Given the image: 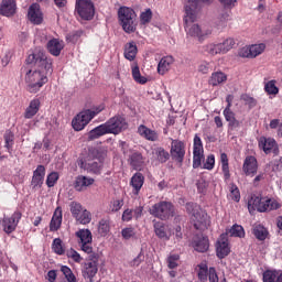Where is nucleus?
<instances>
[{"label":"nucleus","mask_w":282,"mask_h":282,"mask_svg":"<svg viewBox=\"0 0 282 282\" xmlns=\"http://www.w3.org/2000/svg\"><path fill=\"white\" fill-rule=\"evenodd\" d=\"M28 65H35L36 69H29L25 74L24 80L26 83V90L29 94H39L41 87L47 83V74H52V58L43 51H36L30 54L26 58Z\"/></svg>","instance_id":"obj_1"},{"label":"nucleus","mask_w":282,"mask_h":282,"mask_svg":"<svg viewBox=\"0 0 282 282\" xmlns=\"http://www.w3.org/2000/svg\"><path fill=\"white\" fill-rule=\"evenodd\" d=\"M213 0H187L185 4V32L187 36H193L194 39H198V41H204L205 36H208L213 33L209 29H203L199 24H192L197 21V14L202 10V6H206L210 3Z\"/></svg>","instance_id":"obj_2"},{"label":"nucleus","mask_w":282,"mask_h":282,"mask_svg":"<svg viewBox=\"0 0 282 282\" xmlns=\"http://www.w3.org/2000/svg\"><path fill=\"white\" fill-rule=\"evenodd\" d=\"M279 208H281V204L274 198L252 195L248 200L249 213H253V210H258V213H270V210H279Z\"/></svg>","instance_id":"obj_3"},{"label":"nucleus","mask_w":282,"mask_h":282,"mask_svg":"<svg viewBox=\"0 0 282 282\" xmlns=\"http://www.w3.org/2000/svg\"><path fill=\"white\" fill-rule=\"evenodd\" d=\"M135 11L129 7H120L118 10V19L122 30L127 34H133L138 30Z\"/></svg>","instance_id":"obj_4"},{"label":"nucleus","mask_w":282,"mask_h":282,"mask_svg":"<svg viewBox=\"0 0 282 282\" xmlns=\"http://www.w3.org/2000/svg\"><path fill=\"white\" fill-rule=\"evenodd\" d=\"M105 110V106H98L93 109H86L79 112L77 116L74 117L72 120V127L74 131H83L87 124H89V121H91L94 118L98 116L101 111Z\"/></svg>","instance_id":"obj_5"},{"label":"nucleus","mask_w":282,"mask_h":282,"mask_svg":"<svg viewBox=\"0 0 282 282\" xmlns=\"http://www.w3.org/2000/svg\"><path fill=\"white\" fill-rule=\"evenodd\" d=\"M149 213L152 217L161 219V221H169V219L175 217V205L167 200H161L155 203Z\"/></svg>","instance_id":"obj_6"},{"label":"nucleus","mask_w":282,"mask_h":282,"mask_svg":"<svg viewBox=\"0 0 282 282\" xmlns=\"http://www.w3.org/2000/svg\"><path fill=\"white\" fill-rule=\"evenodd\" d=\"M104 127H106V131L108 134L120 135L129 127L127 123V119L120 115H116L115 117L108 119Z\"/></svg>","instance_id":"obj_7"},{"label":"nucleus","mask_w":282,"mask_h":282,"mask_svg":"<svg viewBox=\"0 0 282 282\" xmlns=\"http://www.w3.org/2000/svg\"><path fill=\"white\" fill-rule=\"evenodd\" d=\"M75 12H77L78 17L84 21H91L96 14V9L91 0H76Z\"/></svg>","instance_id":"obj_8"},{"label":"nucleus","mask_w":282,"mask_h":282,"mask_svg":"<svg viewBox=\"0 0 282 282\" xmlns=\"http://www.w3.org/2000/svg\"><path fill=\"white\" fill-rule=\"evenodd\" d=\"M99 259H100L99 254H91V256H88L87 262L84 263L82 275L84 279H88L89 282H94V276L98 274Z\"/></svg>","instance_id":"obj_9"},{"label":"nucleus","mask_w":282,"mask_h":282,"mask_svg":"<svg viewBox=\"0 0 282 282\" xmlns=\"http://www.w3.org/2000/svg\"><path fill=\"white\" fill-rule=\"evenodd\" d=\"M170 155L174 162L183 164L186 158V143L180 139H172Z\"/></svg>","instance_id":"obj_10"},{"label":"nucleus","mask_w":282,"mask_h":282,"mask_svg":"<svg viewBox=\"0 0 282 282\" xmlns=\"http://www.w3.org/2000/svg\"><path fill=\"white\" fill-rule=\"evenodd\" d=\"M202 160H204V143L199 134L194 135L193 147V169H199L202 166Z\"/></svg>","instance_id":"obj_11"},{"label":"nucleus","mask_w":282,"mask_h":282,"mask_svg":"<svg viewBox=\"0 0 282 282\" xmlns=\"http://www.w3.org/2000/svg\"><path fill=\"white\" fill-rule=\"evenodd\" d=\"M258 147L265 155H270V153L279 155V143L272 138L260 137L258 139Z\"/></svg>","instance_id":"obj_12"},{"label":"nucleus","mask_w":282,"mask_h":282,"mask_svg":"<svg viewBox=\"0 0 282 282\" xmlns=\"http://www.w3.org/2000/svg\"><path fill=\"white\" fill-rule=\"evenodd\" d=\"M21 213L15 212L11 215V217H4L2 219V228L3 231L7 232V235H11V232H14L17 230V226H19V221H21Z\"/></svg>","instance_id":"obj_13"},{"label":"nucleus","mask_w":282,"mask_h":282,"mask_svg":"<svg viewBox=\"0 0 282 282\" xmlns=\"http://www.w3.org/2000/svg\"><path fill=\"white\" fill-rule=\"evenodd\" d=\"M128 162L133 171H142L147 166V156L140 151H132L129 155Z\"/></svg>","instance_id":"obj_14"},{"label":"nucleus","mask_w":282,"mask_h":282,"mask_svg":"<svg viewBox=\"0 0 282 282\" xmlns=\"http://www.w3.org/2000/svg\"><path fill=\"white\" fill-rule=\"evenodd\" d=\"M192 221L194 223V228L196 230H204L208 228V225L210 224L208 214H206L202 209L194 213V215L192 216Z\"/></svg>","instance_id":"obj_15"},{"label":"nucleus","mask_w":282,"mask_h":282,"mask_svg":"<svg viewBox=\"0 0 282 282\" xmlns=\"http://www.w3.org/2000/svg\"><path fill=\"white\" fill-rule=\"evenodd\" d=\"M242 171L245 175L254 177L257 171H259V162L257 161V158L252 155L246 156L242 164Z\"/></svg>","instance_id":"obj_16"},{"label":"nucleus","mask_w":282,"mask_h":282,"mask_svg":"<svg viewBox=\"0 0 282 282\" xmlns=\"http://www.w3.org/2000/svg\"><path fill=\"white\" fill-rule=\"evenodd\" d=\"M216 254L218 259H226L230 254V245L226 235H221L216 242Z\"/></svg>","instance_id":"obj_17"},{"label":"nucleus","mask_w":282,"mask_h":282,"mask_svg":"<svg viewBox=\"0 0 282 282\" xmlns=\"http://www.w3.org/2000/svg\"><path fill=\"white\" fill-rule=\"evenodd\" d=\"M28 18L34 25H41V23H43V12H41V6L39 3L30 6Z\"/></svg>","instance_id":"obj_18"},{"label":"nucleus","mask_w":282,"mask_h":282,"mask_svg":"<svg viewBox=\"0 0 282 282\" xmlns=\"http://www.w3.org/2000/svg\"><path fill=\"white\" fill-rule=\"evenodd\" d=\"M45 182V165H37L33 172L31 185L33 188H41Z\"/></svg>","instance_id":"obj_19"},{"label":"nucleus","mask_w":282,"mask_h":282,"mask_svg":"<svg viewBox=\"0 0 282 282\" xmlns=\"http://www.w3.org/2000/svg\"><path fill=\"white\" fill-rule=\"evenodd\" d=\"M0 14L2 17H14L17 14V0H2L0 3Z\"/></svg>","instance_id":"obj_20"},{"label":"nucleus","mask_w":282,"mask_h":282,"mask_svg":"<svg viewBox=\"0 0 282 282\" xmlns=\"http://www.w3.org/2000/svg\"><path fill=\"white\" fill-rule=\"evenodd\" d=\"M78 165L84 169V171H88V173H95V175H100V171H102V163L98 161H85L79 160Z\"/></svg>","instance_id":"obj_21"},{"label":"nucleus","mask_w":282,"mask_h":282,"mask_svg":"<svg viewBox=\"0 0 282 282\" xmlns=\"http://www.w3.org/2000/svg\"><path fill=\"white\" fill-rule=\"evenodd\" d=\"M192 245L196 252H208V248H210V241L206 236L196 237Z\"/></svg>","instance_id":"obj_22"},{"label":"nucleus","mask_w":282,"mask_h":282,"mask_svg":"<svg viewBox=\"0 0 282 282\" xmlns=\"http://www.w3.org/2000/svg\"><path fill=\"white\" fill-rule=\"evenodd\" d=\"M138 56V45L135 42H128L123 46V57L126 61L133 62L135 61V57Z\"/></svg>","instance_id":"obj_23"},{"label":"nucleus","mask_w":282,"mask_h":282,"mask_svg":"<svg viewBox=\"0 0 282 282\" xmlns=\"http://www.w3.org/2000/svg\"><path fill=\"white\" fill-rule=\"evenodd\" d=\"M62 224H63V209H61V207H57L50 223L51 232H56L57 230H59Z\"/></svg>","instance_id":"obj_24"},{"label":"nucleus","mask_w":282,"mask_h":282,"mask_svg":"<svg viewBox=\"0 0 282 282\" xmlns=\"http://www.w3.org/2000/svg\"><path fill=\"white\" fill-rule=\"evenodd\" d=\"M63 41L58 39H52L46 44V50L52 54V56H61V52H63Z\"/></svg>","instance_id":"obj_25"},{"label":"nucleus","mask_w":282,"mask_h":282,"mask_svg":"<svg viewBox=\"0 0 282 282\" xmlns=\"http://www.w3.org/2000/svg\"><path fill=\"white\" fill-rule=\"evenodd\" d=\"M138 133L145 140H149V142H158L160 138L158 131L152 130L144 124L139 126Z\"/></svg>","instance_id":"obj_26"},{"label":"nucleus","mask_w":282,"mask_h":282,"mask_svg":"<svg viewBox=\"0 0 282 282\" xmlns=\"http://www.w3.org/2000/svg\"><path fill=\"white\" fill-rule=\"evenodd\" d=\"M130 186H132L133 195H140L142 186H144V175L140 172H137L130 181Z\"/></svg>","instance_id":"obj_27"},{"label":"nucleus","mask_w":282,"mask_h":282,"mask_svg":"<svg viewBox=\"0 0 282 282\" xmlns=\"http://www.w3.org/2000/svg\"><path fill=\"white\" fill-rule=\"evenodd\" d=\"M94 182L95 181L91 177L79 175L75 180L74 188L80 193L83 191H87V187L91 186Z\"/></svg>","instance_id":"obj_28"},{"label":"nucleus","mask_w":282,"mask_h":282,"mask_svg":"<svg viewBox=\"0 0 282 282\" xmlns=\"http://www.w3.org/2000/svg\"><path fill=\"white\" fill-rule=\"evenodd\" d=\"M154 232L159 239H163V241H169L171 239V231L169 230V226L164 225V223L154 224Z\"/></svg>","instance_id":"obj_29"},{"label":"nucleus","mask_w":282,"mask_h":282,"mask_svg":"<svg viewBox=\"0 0 282 282\" xmlns=\"http://www.w3.org/2000/svg\"><path fill=\"white\" fill-rule=\"evenodd\" d=\"M102 135H109V133L107 132V128L105 127V123H101L93 130H90L87 134V140L88 142H93V140H98L102 138Z\"/></svg>","instance_id":"obj_30"},{"label":"nucleus","mask_w":282,"mask_h":282,"mask_svg":"<svg viewBox=\"0 0 282 282\" xmlns=\"http://www.w3.org/2000/svg\"><path fill=\"white\" fill-rule=\"evenodd\" d=\"M175 63V59L173 56H164L161 58V61L158 64V74L161 76H164L166 72L171 69V66Z\"/></svg>","instance_id":"obj_31"},{"label":"nucleus","mask_w":282,"mask_h":282,"mask_svg":"<svg viewBox=\"0 0 282 282\" xmlns=\"http://www.w3.org/2000/svg\"><path fill=\"white\" fill-rule=\"evenodd\" d=\"M40 109H41V99H37V98L32 99L29 107L25 109L24 118H26V120L34 118V116L39 113Z\"/></svg>","instance_id":"obj_32"},{"label":"nucleus","mask_w":282,"mask_h":282,"mask_svg":"<svg viewBox=\"0 0 282 282\" xmlns=\"http://www.w3.org/2000/svg\"><path fill=\"white\" fill-rule=\"evenodd\" d=\"M75 237L78 239V245L80 243H93L94 236L89 229H79L75 232Z\"/></svg>","instance_id":"obj_33"},{"label":"nucleus","mask_w":282,"mask_h":282,"mask_svg":"<svg viewBox=\"0 0 282 282\" xmlns=\"http://www.w3.org/2000/svg\"><path fill=\"white\" fill-rule=\"evenodd\" d=\"M263 282H282V271L265 270L262 274Z\"/></svg>","instance_id":"obj_34"},{"label":"nucleus","mask_w":282,"mask_h":282,"mask_svg":"<svg viewBox=\"0 0 282 282\" xmlns=\"http://www.w3.org/2000/svg\"><path fill=\"white\" fill-rule=\"evenodd\" d=\"M153 155L159 164H166V161L171 160V153L162 147L154 149Z\"/></svg>","instance_id":"obj_35"},{"label":"nucleus","mask_w":282,"mask_h":282,"mask_svg":"<svg viewBox=\"0 0 282 282\" xmlns=\"http://www.w3.org/2000/svg\"><path fill=\"white\" fill-rule=\"evenodd\" d=\"M223 116H225V120L228 122V127L232 129H239L241 127V122L237 120V117L235 116V112L231 110H224Z\"/></svg>","instance_id":"obj_36"},{"label":"nucleus","mask_w":282,"mask_h":282,"mask_svg":"<svg viewBox=\"0 0 282 282\" xmlns=\"http://www.w3.org/2000/svg\"><path fill=\"white\" fill-rule=\"evenodd\" d=\"M228 80V76L223 72L213 73L209 78V85L212 87H217V85H221V83H226Z\"/></svg>","instance_id":"obj_37"},{"label":"nucleus","mask_w":282,"mask_h":282,"mask_svg":"<svg viewBox=\"0 0 282 282\" xmlns=\"http://www.w3.org/2000/svg\"><path fill=\"white\" fill-rule=\"evenodd\" d=\"M220 162H221V171H223L224 180L225 182H228L230 180V166L228 163V154L223 152L220 154Z\"/></svg>","instance_id":"obj_38"},{"label":"nucleus","mask_w":282,"mask_h":282,"mask_svg":"<svg viewBox=\"0 0 282 282\" xmlns=\"http://www.w3.org/2000/svg\"><path fill=\"white\" fill-rule=\"evenodd\" d=\"M111 230V220L109 218H101L98 223V232L100 237H107Z\"/></svg>","instance_id":"obj_39"},{"label":"nucleus","mask_w":282,"mask_h":282,"mask_svg":"<svg viewBox=\"0 0 282 282\" xmlns=\"http://www.w3.org/2000/svg\"><path fill=\"white\" fill-rule=\"evenodd\" d=\"M225 236L239 237L241 239L246 237V231L241 225H234L230 229L226 230Z\"/></svg>","instance_id":"obj_40"},{"label":"nucleus","mask_w":282,"mask_h":282,"mask_svg":"<svg viewBox=\"0 0 282 282\" xmlns=\"http://www.w3.org/2000/svg\"><path fill=\"white\" fill-rule=\"evenodd\" d=\"M52 250L55 254L63 257L65 254V245H63V240L61 238H55L52 242Z\"/></svg>","instance_id":"obj_41"},{"label":"nucleus","mask_w":282,"mask_h":282,"mask_svg":"<svg viewBox=\"0 0 282 282\" xmlns=\"http://www.w3.org/2000/svg\"><path fill=\"white\" fill-rule=\"evenodd\" d=\"M253 235L259 241H265L268 239V229L261 225H257L253 228Z\"/></svg>","instance_id":"obj_42"},{"label":"nucleus","mask_w":282,"mask_h":282,"mask_svg":"<svg viewBox=\"0 0 282 282\" xmlns=\"http://www.w3.org/2000/svg\"><path fill=\"white\" fill-rule=\"evenodd\" d=\"M75 219L83 226H87V224H91V212L84 209Z\"/></svg>","instance_id":"obj_43"},{"label":"nucleus","mask_w":282,"mask_h":282,"mask_svg":"<svg viewBox=\"0 0 282 282\" xmlns=\"http://www.w3.org/2000/svg\"><path fill=\"white\" fill-rule=\"evenodd\" d=\"M264 91L268 96H276L279 94V87H276V80L271 79L264 84Z\"/></svg>","instance_id":"obj_44"},{"label":"nucleus","mask_w":282,"mask_h":282,"mask_svg":"<svg viewBox=\"0 0 282 282\" xmlns=\"http://www.w3.org/2000/svg\"><path fill=\"white\" fill-rule=\"evenodd\" d=\"M205 52H207V54H210V56H217V54H224V52L221 51V44H215V43H210L207 44L205 46Z\"/></svg>","instance_id":"obj_45"},{"label":"nucleus","mask_w":282,"mask_h":282,"mask_svg":"<svg viewBox=\"0 0 282 282\" xmlns=\"http://www.w3.org/2000/svg\"><path fill=\"white\" fill-rule=\"evenodd\" d=\"M132 78L133 80H135V83H139V85H147V77L142 76V74L140 73V67L138 65H135L134 67H132Z\"/></svg>","instance_id":"obj_46"},{"label":"nucleus","mask_w":282,"mask_h":282,"mask_svg":"<svg viewBox=\"0 0 282 282\" xmlns=\"http://www.w3.org/2000/svg\"><path fill=\"white\" fill-rule=\"evenodd\" d=\"M237 45V42H235V39L228 37L224 42L220 43V50L223 51V54H228L232 47Z\"/></svg>","instance_id":"obj_47"},{"label":"nucleus","mask_w":282,"mask_h":282,"mask_svg":"<svg viewBox=\"0 0 282 282\" xmlns=\"http://www.w3.org/2000/svg\"><path fill=\"white\" fill-rule=\"evenodd\" d=\"M61 272H62V274H64L67 282H78V280L76 279V275L74 274V272L72 271V269L69 267L62 265Z\"/></svg>","instance_id":"obj_48"},{"label":"nucleus","mask_w":282,"mask_h":282,"mask_svg":"<svg viewBox=\"0 0 282 282\" xmlns=\"http://www.w3.org/2000/svg\"><path fill=\"white\" fill-rule=\"evenodd\" d=\"M208 273H209L208 264L206 263L198 264L197 276L199 281H203V282L208 281Z\"/></svg>","instance_id":"obj_49"},{"label":"nucleus","mask_w":282,"mask_h":282,"mask_svg":"<svg viewBox=\"0 0 282 282\" xmlns=\"http://www.w3.org/2000/svg\"><path fill=\"white\" fill-rule=\"evenodd\" d=\"M251 51V58H257V56H260V54H263L265 52V44H253L249 46Z\"/></svg>","instance_id":"obj_50"},{"label":"nucleus","mask_w":282,"mask_h":282,"mask_svg":"<svg viewBox=\"0 0 282 282\" xmlns=\"http://www.w3.org/2000/svg\"><path fill=\"white\" fill-rule=\"evenodd\" d=\"M69 209L74 219H76V217H78L84 210L83 205L78 202H72L69 204Z\"/></svg>","instance_id":"obj_51"},{"label":"nucleus","mask_w":282,"mask_h":282,"mask_svg":"<svg viewBox=\"0 0 282 282\" xmlns=\"http://www.w3.org/2000/svg\"><path fill=\"white\" fill-rule=\"evenodd\" d=\"M3 138H4V147L6 149H8V151H10V149L14 147V133H12V131L10 130H7Z\"/></svg>","instance_id":"obj_52"},{"label":"nucleus","mask_w":282,"mask_h":282,"mask_svg":"<svg viewBox=\"0 0 282 282\" xmlns=\"http://www.w3.org/2000/svg\"><path fill=\"white\" fill-rule=\"evenodd\" d=\"M58 172H51L46 177V186L53 188V186L56 185V182H58Z\"/></svg>","instance_id":"obj_53"},{"label":"nucleus","mask_w":282,"mask_h":282,"mask_svg":"<svg viewBox=\"0 0 282 282\" xmlns=\"http://www.w3.org/2000/svg\"><path fill=\"white\" fill-rule=\"evenodd\" d=\"M66 257L72 259L75 263H80V261H83V257H80V253H78L74 248L66 251Z\"/></svg>","instance_id":"obj_54"},{"label":"nucleus","mask_w":282,"mask_h":282,"mask_svg":"<svg viewBox=\"0 0 282 282\" xmlns=\"http://www.w3.org/2000/svg\"><path fill=\"white\" fill-rule=\"evenodd\" d=\"M122 206H124V200L116 199L110 202L108 210L109 213H118V210H120Z\"/></svg>","instance_id":"obj_55"},{"label":"nucleus","mask_w":282,"mask_h":282,"mask_svg":"<svg viewBox=\"0 0 282 282\" xmlns=\"http://www.w3.org/2000/svg\"><path fill=\"white\" fill-rule=\"evenodd\" d=\"M152 19L153 12L151 11V9H147L144 12L140 14L141 25H147V23H151Z\"/></svg>","instance_id":"obj_56"},{"label":"nucleus","mask_w":282,"mask_h":282,"mask_svg":"<svg viewBox=\"0 0 282 282\" xmlns=\"http://www.w3.org/2000/svg\"><path fill=\"white\" fill-rule=\"evenodd\" d=\"M230 197L234 202H240L241 199V192H239V187L235 183L230 185Z\"/></svg>","instance_id":"obj_57"},{"label":"nucleus","mask_w":282,"mask_h":282,"mask_svg":"<svg viewBox=\"0 0 282 282\" xmlns=\"http://www.w3.org/2000/svg\"><path fill=\"white\" fill-rule=\"evenodd\" d=\"M80 36H83V31H73L66 35V41L69 43H78Z\"/></svg>","instance_id":"obj_58"},{"label":"nucleus","mask_w":282,"mask_h":282,"mask_svg":"<svg viewBox=\"0 0 282 282\" xmlns=\"http://www.w3.org/2000/svg\"><path fill=\"white\" fill-rule=\"evenodd\" d=\"M78 246L83 252L88 254V257H91V254H98L97 252H94V247L91 246V242H82Z\"/></svg>","instance_id":"obj_59"},{"label":"nucleus","mask_w":282,"mask_h":282,"mask_svg":"<svg viewBox=\"0 0 282 282\" xmlns=\"http://www.w3.org/2000/svg\"><path fill=\"white\" fill-rule=\"evenodd\" d=\"M178 261H180V254H171L167 258V267L170 268V270H175V268H177L178 265Z\"/></svg>","instance_id":"obj_60"},{"label":"nucleus","mask_w":282,"mask_h":282,"mask_svg":"<svg viewBox=\"0 0 282 282\" xmlns=\"http://www.w3.org/2000/svg\"><path fill=\"white\" fill-rule=\"evenodd\" d=\"M241 100H243L245 105H248L249 109L257 107V99L254 97L249 96L248 94L241 95Z\"/></svg>","instance_id":"obj_61"},{"label":"nucleus","mask_w":282,"mask_h":282,"mask_svg":"<svg viewBox=\"0 0 282 282\" xmlns=\"http://www.w3.org/2000/svg\"><path fill=\"white\" fill-rule=\"evenodd\" d=\"M203 169L213 171L215 169V154H209L203 165Z\"/></svg>","instance_id":"obj_62"},{"label":"nucleus","mask_w":282,"mask_h":282,"mask_svg":"<svg viewBox=\"0 0 282 282\" xmlns=\"http://www.w3.org/2000/svg\"><path fill=\"white\" fill-rule=\"evenodd\" d=\"M134 236H135V228L127 227L121 230V237H123V239L129 240Z\"/></svg>","instance_id":"obj_63"},{"label":"nucleus","mask_w":282,"mask_h":282,"mask_svg":"<svg viewBox=\"0 0 282 282\" xmlns=\"http://www.w3.org/2000/svg\"><path fill=\"white\" fill-rule=\"evenodd\" d=\"M207 276L209 279V282H219V276L217 275V270L215 269V267L209 268V273Z\"/></svg>","instance_id":"obj_64"}]
</instances>
